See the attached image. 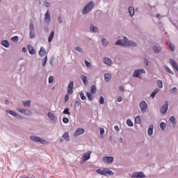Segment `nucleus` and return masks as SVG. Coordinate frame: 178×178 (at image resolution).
<instances>
[{"label": "nucleus", "instance_id": "nucleus-1", "mask_svg": "<svg viewBox=\"0 0 178 178\" xmlns=\"http://www.w3.org/2000/svg\"><path fill=\"white\" fill-rule=\"evenodd\" d=\"M44 23L46 25L44 26V31L46 33H49V24H51V13H49V10H47L44 14Z\"/></svg>", "mask_w": 178, "mask_h": 178}, {"label": "nucleus", "instance_id": "nucleus-2", "mask_svg": "<svg viewBox=\"0 0 178 178\" xmlns=\"http://www.w3.org/2000/svg\"><path fill=\"white\" fill-rule=\"evenodd\" d=\"M94 6H95V3L94 1H90L87 3L85 7L82 9V14L87 15V13H90L92 9H94Z\"/></svg>", "mask_w": 178, "mask_h": 178}, {"label": "nucleus", "instance_id": "nucleus-3", "mask_svg": "<svg viewBox=\"0 0 178 178\" xmlns=\"http://www.w3.org/2000/svg\"><path fill=\"white\" fill-rule=\"evenodd\" d=\"M96 172L102 176H108V175H110V176H113V175H115L112 170H108V168L97 169Z\"/></svg>", "mask_w": 178, "mask_h": 178}, {"label": "nucleus", "instance_id": "nucleus-4", "mask_svg": "<svg viewBox=\"0 0 178 178\" xmlns=\"http://www.w3.org/2000/svg\"><path fill=\"white\" fill-rule=\"evenodd\" d=\"M29 38L31 39L35 38V29H34V24L31 19L29 23Z\"/></svg>", "mask_w": 178, "mask_h": 178}, {"label": "nucleus", "instance_id": "nucleus-5", "mask_svg": "<svg viewBox=\"0 0 178 178\" xmlns=\"http://www.w3.org/2000/svg\"><path fill=\"white\" fill-rule=\"evenodd\" d=\"M30 138L32 140V141H34L35 143H40V144H48V142L45 140V139H42L38 136H31Z\"/></svg>", "mask_w": 178, "mask_h": 178}, {"label": "nucleus", "instance_id": "nucleus-6", "mask_svg": "<svg viewBox=\"0 0 178 178\" xmlns=\"http://www.w3.org/2000/svg\"><path fill=\"white\" fill-rule=\"evenodd\" d=\"M17 111L19 112V113H22L23 115H26V116H33V111L31 110L28 108H17Z\"/></svg>", "mask_w": 178, "mask_h": 178}, {"label": "nucleus", "instance_id": "nucleus-7", "mask_svg": "<svg viewBox=\"0 0 178 178\" xmlns=\"http://www.w3.org/2000/svg\"><path fill=\"white\" fill-rule=\"evenodd\" d=\"M145 70L144 69L135 70L133 73V77H138V79H141L140 76H141V74H145Z\"/></svg>", "mask_w": 178, "mask_h": 178}, {"label": "nucleus", "instance_id": "nucleus-8", "mask_svg": "<svg viewBox=\"0 0 178 178\" xmlns=\"http://www.w3.org/2000/svg\"><path fill=\"white\" fill-rule=\"evenodd\" d=\"M139 107L142 113H145V112H147V108H148V104L145 101L143 100L140 102Z\"/></svg>", "mask_w": 178, "mask_h": 178}, {"label": "nucleus", "instance_id": "nucleus-9", "mask_svg": "<svg viewBox=\"0 0 178 178\" xmlns=\"http://www.w3.org/2000/svg\"><path fill=\"white\" fill-rule=\"evenodd\" d=\"M127 40V38L124 36L122 39H120L115 42V45H122V47H126Z\"/></svg>", "mask_w": 178, "mask_h": 178}, {"label": "nucleus", "instance_id": "nucleus-10", "mask_svg": "<svg viewBox=\"0 0 178 178\" xmlns=\"http://www.w3.org/2000/svg\"><path fill=\"white\" fill-rule=\"evenodd\" d=\"M132 178H144L145 177V174H144V172H134V173H132L131 175Z\"/></svg>", "mask_w": 178, "mask_h": 178}, {"label": "nucleus", "instance_id": "nucleus-11", "mask_svg": "<svg viewBox=\"0 0 178 178\" xmlns=\"http://www.w3.org/2000/svg\"><path fill=\"white\" fill-rule=\"evenodd\" d=\"M113 156H104L102 159L103 162H104V163H108V165L112 163V162H113Z\"/></svg>", "mask_w": 178, "mask_h": 178}, {"label": "nucleus", "instance_id": "nucleus-12", "mask_svg": "<svg viewBox=\"0 0 178 178\" xmlns=\"http://www.w3.org/2000/svg\"><path fill=\"white\" fill-rule=\"evenodd\" d=\"M169 108V102L168 101L165 102V104L162 106L161 108V112L163 115H165L166 112H168V109Z\"/></svg>", "mask_w": 178, "mask_h": 178}, {"label": "nucleus", "instance_id": "nucleus-13", "mask_svg": "<svg viewBox=\"0 0 178 178\" xmlns=\"http://www.w3.org/2000/svg\"><path fill=\"white\" fill-rule=\"evenodd\" d=\"M103 63H104V65H106V66H112V65H113V62L108 57H104L103 58Z\"/></svg>", "mask_w": 178, "mask_h": 178}, {"label": "nucleus", "instance_id": "nucleus-14", "mask_svg": "<svg viewBox=\"0 0 178 178\" xmlns=\"http://www.w3.org/2000/svg\"><path fill=\"white\" fill-rule=\"evenodd\" d=\"M84 129L83 128H78L74 131V137H79V136H81V134H84Z\"/></svg>", "mask_w": 178, "mask_h": 178}, {"label": "nucleus", "instance_id": "nucleus-15", "mask_svg": "<svg viewBox=\"0 0 178 178\" xmlns=\"http://www.w3.org/2000/svg\"><path fill=\"white\" fill-rule=\"evenodd\" d=\"M47 116L49 119H50V120H51L52 122H54V123H56V122H58V118H56V116H55L54 113L49 112L47 113Z\"/></svg>", "mask_w": 178, "mask_h": 178}, {"label": "nucleus", "instance_id": "nucleus-16", "mask_svg": "<svg viewBox=\"0 0 178 178\" xmlns=\"http://www.w3.org/2000/svg\"><path fill=\"white\" fill-rule=\"evenodd\" d=\"M73 85H74V82L70 81V84L68 86V89H67V95H72V94H73Z\"/></svg>", "mask_w": 178, "mask_h": 178}, {"label": "nucleus", "instance_id": "nucleus-17", "mask_svg": "<svg viewBox=\"0 0 178 178\" xmlns=\"http://www.w3.org/2000/svg\"><path fill=\"white\" fill-rule=\"evenodd\" d=\"M125 47H137V43L133 40H129V39H127Z\"/></svg>", "mask_w": 178, "mask_h": 178}, {"label": "nucleus", "instance_id": "nucleus-18", "mask_svg": "<svg viewBox=\"0 0 178 178\" xmlns=\"http://www.w3.org/2000/svg\"><path fill=\"white\" fill-rule=\"evenodd\" d=\"M153 51L154 54H161V52H162V47L161 46L154 45L153 46Z\"/></svg>", "mask_w": 178, "mask_h": 178}, {"label": "nucleus", "instance_id": "nucleus-19", "mask_svg": "<svg viewBox=\"0 0 178 178\" xmlns=\"http://www.w3.org/2000/svg\"><path fill=\"white\" fill-rule=\"evenodd\" d=\"M27 48L30 55L35 54V51L34 50V47H33V45L28 44Z\"/></svg>", "mask_w": 178, "mask_h": 178}, {"label": "nucleus", "instance_id": "nucleus-20", "mask_svg": "<svg viewBox=\"0 0 178 178\" xmlns=\"http://www.w3.org/2000/svg\"><path fill=\"white\" fill-rule=\"evenodd\" d=\"M109 44V40L108 39L103 38H102V45L104 47V48H106L108 45Z\"/></svg>", "mask_w": 178, "mask_h": 178}, {"label": "nucleus", "instance_id": "nucleus-21", "mask_svg": "<svg viewBox=\"0 0 178 178\" xmlns=\"http://www.w3.org/2000/svg\"><path fill=\"white\" fill-rule=\"evenodd\" d=\"M90 156H91V153L86 152L83 154L82 159L84 162H86V161H88V159H90Z\"/></svg>", "mask_w": 178, "mask_h": 178}, {"label": "nucleus", "instance_id": "nucleus-22", "mask_svg": "<svg viewBox=\"0 0 178 178\" xmlns=\"http://www.w3.org/2000/svg\"><path fill=\"white\" fill-rule=\"evenodd\" d=\"M45 54H47V51L45 50V48L44 47H41L39 51L40 56L42 58L43 56H45Z\"/></svg>", "mask_w": 178, "mask_h": 178}, {"label": "nucleus", "instance_id": "nucleus-23", "mask_svg": "<svg viewBox=\"0 0 178 178\" xmlns=\"http://www.w3.org/2000/svg\"><path fill=\"white\" fill-rule=\"evenodd\" d=\"M153 133H154V125L149 124L148 130H147V134H148V136H149V137H151V136L153 134Z\"/></svg>", "mask_w": 178, "mask_h": 178}, {"label": "nucleus", "instance_id": "nucleus-24", "mask_svg": "<svg viewBox=\"0 0 178 178\" xmlns=\"http://www.w3.org/2000/svg\"><path fill=\"white\" fill-rule=\"evenodd\" d=\"M111 79H112V74L109 73L104 74V81H106V83H108V81H111Z\"/></svg>", "mask_w": 178, "mask_h": 178}, {"label": "nucleus", "instance_id": "nucleus-25", "mask_svg": "<svg viewBox=\"0 0 178 178\" xmlns=\"http://www.w3.org/2000/svg\"><path fill=\"white\" fill-rule=\"evenodd\" d=\"M128 10H129V16L131 17H133V16H134V13H136L135 10H134V7L129 6L128 8Z\"/></svg>", "mask_w": 178, "mask_h": 178}, {"label": "nucleus", "instance_id": "nucleus-26", "mask_svg": "<svg viewBox=\"0 0 178 178\" xmlns=\"http://www.w3.org/2000/svg\"><path fill=\"white\" fill-rule=\"evenodd\" d=\"M90 30L92 33H99V32L98 27L94 26L93 24L90 25Z\"/></svg>", "mask_w": 178, "mask_h": 178}, {"label": "nucleus", "instance_id": "nucleus-27", "mask_svg": "<svg viewBox=\"0 0 178 178\" xmlns=\"http://www.w3.org/2000/svg\"><path fill=\"white\" fill-rule=\"evenodd\" d=\"M55 35V31H51L48 37V42L51 44L52 42V40H54V37Z\"/></svg>", "mask_w": 178, "mask_h": 178}, {"label": "nucleus", "instance_id": "nucleus-28", "mask_svg": "<svg viewBox=\"0 0 178 178\" xmlns=\"http://www.w3.org/2000/svg\"><path fill=\"white\" fill-rule=\"evenodd\" d=\"M1 44V45H3V47H5V48H9V47L10 45L9 42L6 40H2Z\"/></svg>", "mask_w": 178, "mask_h": 178}, {"label": "nucleus", "instance_id": "nucleus-29", "mask_svg": "<svg viewBox=\"0 0 178 178\" xmlns=\"http://www.w3.org/2000/svg\"><path fill=\"white\" fill-rule=\"evenodd\" d=\"M23 106L24 108H30L31 106V101L27 100L26 102H22Z\"/></svg>", "mask_w": 178, "mask_h": 178}, {"label": "nucleus", "instance_id": "nucleus-30", "mask_svg": "<svg viewBox=\"0 0 178 178\" xmlns=\"http://www.w3.org/2000/svg\"><path fill=\"white\" fill-rule=\"evenodd\" d=\"M81 79L84 86L88 85V81H87V76H86L85 75H81Z\"/></svg>", "mask_w": 178, "mask_h": 178}, {"label": "nucleus", "instance_id": "nucleus-31", "mask_svg": "<svg viewBox=\"0 0 178 178\" xmlns=\"http://www.w3.org/2000/svg\"><path fill=\"white\" fill-rule=\"evenodd\" d=\"M7 113H9V115H12V116H14V118H16L17 116V113L12 110H6Z\"/></svg>", "mask_w": 178, "mask_h": 178}, {"label": "nucleus", "instance_id": "nucleus-32", "mask_svg": "<svg viewBox=\"0 0 178 178\" xmlns=\"http://www.w3.org/2000/svg\"><path fill=\"white\" fill-rule=\"evenodd\" d=\"M95 92H97V86L92 85L90 89V94H95Z\"/></svg>", "mask_w": 178, "mask_h": 178}, {"label": "nucleus", "instance_id": "nucleus-33", "mask_svg": "<svg viewBox=\"0 0 178 178\" xmlns=\"http://www.w3.org/2000/svg\"><path fill=\"white\" fill-rule=\"evenodd\" d=\"M156 84L159 88H163V82L161 80H157Z\"/></svg>", "mask_w": 178, "mask_h": 178}, {"label": "nucleus", "instance_id": "nucleus-34", "mask_svg": "<svg viewBox=\"0 0 178 178\" xmlns=\"http://www.w3.org/2000/svg\"><path fill=\"white\" fill-rule=\"evenodd\" d=\"M63 138L66 141H69V140H70V138H69V132L64 133L63 135Z\"/></svg>", "mask_w": 178, "mask_h": 178}, {"label": "nucleus", "instance_id": "nucleus-35", "mask_svg": "<svg viewBox=\"0 0 178 178\" xmlns=\"http://www.w3.org/2000/svg\"><path fill=\"white\" fill-rule=\"evenodd\" d=\"M86 95H87L89 101H94V96H92V95H91V93H90L89 92H87Z\"/></svg>", "mask_w": 178, "mask_h": 178}, {"label": "nucleus", "instance_id": "nucleus-36", "mask_svg": "<svg viewBox=\"0 0 178 178\" xmlns=\"http://www.w3.org/2000/svg\"><path fill=\"white\" fill-rule=\"evenodd\" d=\"M127 126H129V127H133L134 126V124H133V122L131 121V120L128 119L127 120Z\"/></svg>", "mask_w": 178, "mask_h": 178}, {"label": "nucleus", "instance_id": "nucleus-37", "mask_svg": "<svg viewBox=\"0 0 178 178\" xmlns=\"http://www.w3.org/2000/svg\"><path fill=\"white\" fill-rule=\"evenodd\" d=\"M160 129H161V130H165V129H166V123L163 122H161Z\"/></svg>", "mask_w": 178, "mask_h": 178}, {"label": "nucleus", "instance_id": "nucleus-38", "mask_svg": "<svg viewBox=\"0 0 178 178\" xmlns=\"http://www.w3.org/2000/svg\"><path fill=\"white\" fill-rule=\"evenodd\" d=\"M75 49H76V51L79 52V54H83V52H84V50H83V49L80 47H76Z\"/></svg>", "mask_w": 178, "mask_h": 178}, {"label": "nucleus", "instance_id": "nucleus-39", "mask_svg": "<svg viewBox=\"0 0 178 178\" xmlns=\"http://www.w3.org/2000/svg\"><path fill=\"white\" fill-rule=\"evenodd\" d=\"M135 122L136 123H137L138 124H140V123H141V119L140 118V115H137L135 118Z\"/></svg>", "mask_w": 178, "mask_h": 178}, {"label": "nucleus", "instance_id": "nucleus-40", "mask_svg": "<svg viewBox=\"0 0 178 178\" xmlns=\"http://www.w3.org/2000/svg\"><path fill=\"white\" fill-rule=\"evenodd\" d=\"M170 122H171L172 124H176V118L174 116L170 117Z\"/></svg>", "mask_w": 178, "mask_h": 178}, {"label": "nucleus", "instance_id": "nucleus-41", "mask_svg": "<svg viewBox=\"0 0 178 178\" xmlns=\"http://www.w3.org/2000/svg\"><path fill=\"white\" fill-rule=\"evenodd\" d=\"M104 103H105V99L104 98L103 96H101L99 98V104L101 105H104Z\"/></svg>", "mask_w": 178, "mask_h": 178}, {"label": "nucleus", "instance_id": "nucleus-42", "mask_svg": "<svg viewBox=\"0 0 178 178\" xmlns=\"http://www.w3.org/2000/svg\"><path fill=\"white\" fill-rule=\"evenodd\" d=\"M63 115H70V111H69V108L64 109L63 111Z\"/></svg>", "mask_w": 178, "mask_h": 178}, {"label": "nucleus", "instance_id": "nucleus-43", "mask_svg": "<svg viewBox=\"0 0 178 178\" xmlns=\"http://www.w3.org/2000/svg\"><path fill=\"white\" fill-rule=\"evenodd\" d=\"M54 80H55L54 76H50L49 77V84H52V83H54Z\"/></svg>", "mask_w": 178, "mask_h": 178}, {"label": "nucleus", "instance_id": "nucleus-44", "mask_svg": "<svg viewBox=\"0 0 178 178\" xmlns=\"http://www.w3.org/2000/svg\"><path fill=\"white\" fill-rule=\"evenodd\" d=\"M165 70L168 72V73H170V74H175L173 71H172V70H170V68H169L168 66H165Z\"/></svg>", "mask_w": 178, "mask_h": 178}, {"label": "nucleus", "instance_id": "nucleus-45", "mask_svg": "<svg viewBox=\"0 0 178 178\" xmlns=\"http://www.w3.org/2000/svg\"><path fill=\"white\" fill-rule=\"evenodd\" d=\"M84 63H85L86 67H91V63L88 62V60H85Z\"/></svg>", "mask_w": 178, "mask_h": 178}, {"label": "nucleus", "instance_id": "nucleus-46", "mask_svg": "<svg viewBox=\"0 0 178 178\" xmlns=\"http://www.w3.org/2000/svg\"><path fill=\"white\" fill-rule=\"evenodd\" d=\"M170 92L171 94H175V92H177V88H176V87L172 88L170 90Z\"/></svg>", "mask_w": 178, "mask_h": 178}, {"label": "nucleus", "instance_id": "nucleus-47", "mask_svg": "<svg viewBox=\"0 0 178 178\" xmlns=\"http://www.w3.org/2000/svg\"><path fill=\"white\" fill-rule=\"evenodd\" d=\"M168 47H169L170 51H172V52H174V51H175V46L173 45V44L170 43L168 44Z\"/></svg>", "mask_w": 178, "mask_h": 178}, {"label": "nucleus", "instance_id": "nucleus-48", "mask_svg": "<svg viewBox=\"0 0 178 178\" xmlns=\"http://www.w3.org/2000/svg\"><path fill=\"white\" fill-rule=\"evenodd\" d=\"M11 41H14V42H17L19 41V36H14L11 38Z\"/></svg>", "mask_w": 178, "mask_h": 178}, {"label": "nucleus", "instance_id": "nucleus-49", "mask_svg": "<svg viewBox=\"0 0 178 178\" xmlns=\"http://www.w3.org/2000/svg\"><path fill=\"white\" fill-rule=\"evenodd\" d=\"M79 95H80L81 99H82V101H84V99H86V95H84V93L83 92H81L79 93Z\"/></svg>", "mask_w": 178, "mask_h": 178}, {"label": "nucleus", "instance_id": "nucleus-50", "mask_svg": "<svg viewBox=\"0 0 178 178\" xmlns=\"http://www.w3.org/2000/svg\"><path fill=\"white\" fill-rule=\"evenodd\" d=\"M63 123H65V124L69 123V118H66V117H64V118H63Z\"/></svg>", "mask_w": 178, "mask_h": 178}, {"label": "nucleus", "instance_id": "nucleus-51", "mask_svg": "<svg viewBox=\"0 0 178 178\" xmlns=\"http://www.w3.org/2000/svg\"><path fill=\"white\" fill-rule=\"evenodd\" d=\"M44 5L46 8H49V6H51V3L47 2V1H44Z\"/></svg>", "mask_w": 178, "mask_h": 178}, {"label": "nucleus", "instance_id": "nucleus-52", "mask_svg": "<svg viewBox=\"0 0 178 178\" xmlns=\"http://www.w3.org/2000/svg\"><path fill=\"white\" fill-rule=\"evenodd\" d=\"M54 60H55V58H54V57H51L50 59H49V63L51 66H54Z\"/></svg>", "mask_w": 178, "mask_h": 178}, {"label": "nucleus", "instance_id": "nucleus-53", "mask_svg": "<svg viewBox=\"0 0 178 178\" xmlns=\"http://www.w3.org/2000/svg\"><path fill=\"white\" fill-rule=\"evenodd\" d=\"M58 22L60 24H62V23L63 22V20L62 19V17L58 16Z\"/></svg>", "mask_w": 178, "mask_h": 178}, {"label": "nucleus", "instance_id": "nucleus-54", "mask_svg": "<svg viewBox=\"0 0 178 178\" xmlns=\"http://www.w3.org/2000/svg\"><path fill=\"white\" fill-rule=\"evenodd\" d=\"M99 132H100V134L102 135L105 133V129H104V128H102V127H100Z\"/></svg>", "mask_w": 178, "mask_h": 178}, {"label": "nucleus", "instance_id": "nucleus-55", "mask_svg": "<svg viewBox=\"0 0 178 178\" xmlns=\"http://www.w3.org/2000/svg\"><path fill=\"white\" fill-rule=\"evenodd\" d=\"M81 105V103H80V102L76 101V102H75V106L79 107V106H80Z\"/></svg>", "mask_w": 178, "mask_h": 178}, {"label": "nucleus", "instance_id": "nucleus-56", "mask_svg": "<svg viewBox=\"0 0 178 178\" xmlns=\"http://www.w3.org/2000/svg\"><path fill=\"white\" fill-rule=\"evenodd\" d=\"M119 90H120L122 92H123L124 91V87H123V86H120L119 87Z\"/></svg>", "mask_w": 178, "mask_h": 178}, {"label": "nucleus", "instance_id": "nucleus-57", "mask_svg": "<svg viewBox=\"0 0 178 178\" xmlns=\"http://www.w3.org/2000/svg\"><path fill=\"white\" fill-rule=\"evenodd\" d=\"M122 101H123V97L122 96L118 97V102H122Z\"/></svg>", "mask_w": 178, "mask_h": 178}, {"label": "nucleus", "instance_id": "nucleus-58", "mask_svg": "<svg viewBox=\"0 0 178 178\" xmlns=\"http://www.w3.org/2000/svg\"><path fill=\"white\" fill-rule=\"evenodd\" d=\"M153 92L155 94V95H157L159 92V88H156L155 89Z\"/></svg>", "mask_w": 178, "mask_h": 178}, {"label": "nucleus", "instance_id": "nucleus-59", "mask_svg": "<svg viewBox=\"0 0 178 178\" xmlns=\"http://www.w3.org/2000/svg\"><path fill=\"white\" fill-rule=\"evenodd\" d=\"M144 63L146 65V66H148V59L144 58Z\"/></svg>", "mask_w": 178, "mask_h": 178}, {"label": "nucleus", "instance_id": "nucleus-60", "mask_svg": "<svg viewBox=\"0 0 178 178\" xmlns=\"http://www.w3.org/2000/svg\"><path fill=\"white\" fill-rule=\"evenodd\" d=\"M65 101L67 102V101H69V95H66L65 97Z\"/></svg>", "mask_w": 178, "mask_h": 178}, {"label": "nucleus", "instance_id": "nucleus-61", "mask_svg": "<svg viewBox=\"0 0 178 178\" xmlns=\"http://www.w3.org/2000/svg\"><path fill=\"white\" fill-rule=\"evenodd\" d=\"M114 129H115V130H116V131H119V126H118V125H115V127H114Z\"/></svg>", "mask_w": 178, "mask_h": 178}, {"label": "nucleus", "instance_id": "nucleus-62", "mask_svg": "<svg viewBox=\"0 0 178 178\" xmlns=\"http://www.w3.org/2000/svg\"><path fill=\"white\" fill-rule=\"evenodd\" d=\"M155 95H155L154 92H152L151 93V95H150V97H152V98H155Z\"/></svg>", "mask_w": 178, "mask_h": 178}, {"label": "nucleus", "instance_id": "nucleus-63", "mask_svg": "<svg viewBox=\"0 0 178 178\" xmlns=\"http://www.w3.org/2000/svg\"><path fill=\"white\" fill-rule=\"evenodd\" d=\"M5 104H6V105H9V104H10V102H9V100H8V99H6Z\"/></svg>", "mask_w": 178, "mask_h": 178}, {"label": "nucleus", "instance_id": "nucleus-64", "mask_svg": "<svg viewBox=\"0 0 178 178\" xmlns=\"http://www.w3.org/2000/svg\"><path fill=\"white\" fill-rule=\"evenodd\" d=\"M15 118L17 119H23V118H22V116L19 115L18 114H17V116Z\"/></svg>", "mask_w": 178, "mask_h": 178}]
</instances>
